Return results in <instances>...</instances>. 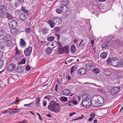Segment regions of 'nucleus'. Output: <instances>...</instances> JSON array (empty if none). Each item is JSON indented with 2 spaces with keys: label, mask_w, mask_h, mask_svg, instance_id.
<instances>
[{
  "label": "nucleus",
  "mask_w": 123,
  "mask_h": 123,
  "mask_svg": "<svg viewBox=\"0 0 123 123\" xmlns=\"http://www.w3.org/2000/svg\"><path fill=\"white\" fill-rule=\"evenodd\" d=\"M83 116H84L83 115H82L81 116V117H78L77 118V119H78V120H80V119H82L83 118Z\"/></svg>",
  "instance_id": "338daca9"
},
{
  "label": "nucleus",
  "mask_w": 123,
  "mask_h": 123,
  "mask_svg": "<svg viewBox=\"0 0 123 123\" xmlns=\"http://www.w3.org/2000/svg\"><path fill=\"white\" fill-rule=\"evenodd\" d=\"M86 67L87 69L90 70H92L94 68L93 66L90 63H88L86 64Z\"/></svg>",
  "instance_id": "6ab92c4d"
},
{
  "label": "nucleus",
  "mask_w": 123,
  "mask_h": 123,
  "mask_svg": "<svg viewBox=\"0 0 123 123\" xmlns=\"http://www.w3.org/2000/svg\"><path fill=\"white\" fill-rule=\"evenodd\" d=\"M28 17L27 13L25 12L21 13L19 16L20 19L22 21H24L26 20Z\"/></svg>",
  "instance_id": "6e6552de"
},
{
  "label": "nucleus",
  "mask_w": 123,
  "mask_h": 123,
  "mask_svg": "<svg viewBox=\"0 0 123 123\" xmlns=\"http://www.w3.org/2000/svg\"><path fill=\"white\" fill-rule=\"evenodd\" d=\"M42 31L43 34L46 35L48 33L49 29L47 28H44L42 29Z\"/></svg>",
  "instance_id": "4be33fe9"
},
{
  "label": "nucleus",
  "mask_w": 123,
  "mask_h": 123,
  "mask_svg": "<svg viewBox=\"0 0 123 123\" xmlns=\"http://www.w3.org/2000/svg\"><path fill=\"white\" fill-rule=\"evenodd\" d=\"M16 54H20L21 53L20 51H19L18 49L16 48Z\"/></svg>",
  "instance_id": "864d4df0"
},
{
  "label": "nucleus",
  "mask_w": 123,
  "mask_h": 123,
  "mask_svg": "<svg viewBox=\"0 0 123 123\" xmlns=\"http://www.w3.org/2000/svg\"><path fill=\"white\" fill-rule=\"evenodd\" d=\"M93 71L94 73L96 74L98 73L99 72V70L98 68H96L93 69L92 70Z\"/></svg>",
  "instance_id": "72a5a7b5"
},
{
  "label": "nucleus",
  "mask_w": 123,
  "mask_h": 123,
  "mask_svg": "<svg viewBox=\"0 0 123 123\" xmlns=\"http://www.w3.org/2000/svg\"><path fill=\"white\" fill-rule=\"evenodd\" d=\"M105 46L106 47H107L109 46V45H110V43L107 41H106L105 42Z\"/></svg>",
  "instance_id": "de8ad7c7"
},
{
  "label": "nucleus",
  "mask_w": 123,
  "mask_h": 123,
  "mask_svg": "<svg viewBox=\"0 0 123 123\" xmlns=\"http://www.w3.org/2000/svg\"><path fill=\"white\" fill-rule=\"evenodd\" d=\"M106 62L108 64L111 63V59L110 58H108Z\"/></svg>",
  "instance_id": "ea45409f"
},
{
  "label": "nucleus",
  "mask_w": 123,
  "mask_h": 123,
  "mask_svg": "<svg viewBox=\"0 0 123 123\" xmlns=\"http://www.w3.org/2000/svg\"><path fill=\"white\" fill-rule=\"evenodd\" d=\"M26 70L27 71H29L31 69L29 65H27L26 67Z\"/></svg>",
  "instance_id": "603ef678"
},
{
  "label": "nucleus",
  "mask_w": 123,
  "mask_h": 123,
  "mask_svg": "<svg viewBox=\"0 0 123 123\" xmlns=\"http://www.w3.org/2000/svg\"><path fill=\"white\" fill-rule=\"evenodd\" d=\"M87 70L84 68H80L78 71V74L81 75L84 74L86 73Z\"/></svg>",
  "instance_id": "9d476101"
},
{
  "label": "nucleus",
  "mask_w": 123,
  "mask_h": 123,
  "mask_svg": "<svg viewBox=\"0 0 123 123\" xmlns=\"http://www.w3.org/2000/svg\"><path fill=\"white\" fill-rule=\"evenodd\" d=\"M84 99L82 101V104L85 107H89L91 105L92 101L91 99L89 98L86 94L83 95Z\"/></svg>",
  "instance_id": "f03ea898"
},
{
  "label": "nucleus",
  "mask_w": 123,
  "mask_h": 123,
  "mask_svg": "<svg viewBox=\"0 0 123 123\" xmlns=\"http://www.w3.org/2000/svg\"><path fill=\"white\" fill-rule=\"evenodd\" d=\"M65 50L64 52L65 53L68 54L69 52V47L68 46H66L64 47Z\"/></svg>",
  "instance_id": "cd10ccee"
},
{
  "label": "nucleus",
  "mask_w": 123,
  "mask_h": 123,
  "mask_svg": "<svg viewBox=\"0 0 123 123\" xmlns=\"http://www.w3.org/2000/svg\"><path fill=\"white\" fill-rule=\"evenodd\" d=\"M24 106L26 107H29L30 106L29 104H25L24 105Z\"/></svg>",
  "instance_id": "e2e57ef3"
},
{
  "label": "nucleus",
  "mask_w": 123,
  "mask_h": 123,
  "mask_svg": "<svg viewBox=\"0 0 123 123\" xmlns=\"http://www.w3.org/2000/svg\"><path fill=\"white\" fill-rule=\"evenodd\" d=\"M60 100L62 101H66L68 100L67 97H62L60 98Z\"/></svg>",
  "instance_id": "f704fd0d"
},
{
  "label": "nucleus",
  "mask_w": 123,
  "mask_h": 123,
  "mask_svg": "<svg viewBox=\"0 0 123 123\" xmlns=\"http://www.w3.org/2000/svg\"><path fill=\"white\" fill-rule=\"evenodd\" d=\"M73 103L72 101H70L67 103V105L69 106H72Z\"/></svg>",
  "instance_id": "c03bdc74"
},
{
  "label": "nucleus",
  "mask_w": 123,
  "mask_h": 123,
  "mask_svg": "<svg viewBox=\"0 0 123 123\" xmlns=\"http://www.w3.org/2000/svg\"><path fill=\"white\" fill-rule=\"evenodd\" d=\"M5 16V14L3 12H0V18H4Z\"/></svg>",
  "instance_id": "c9c22d12"
},
{
  "label": "nucleus",
  "mask_w": 123,
  "mask_h": 123,
  "mask_svg": "<svg viewBox=\"0 0 123 123\" xmlns=\"http://www.w3.org/2000/svg\"><path fill=\"white\" fill-rule=\"evenodd\" d=\"M68 8L66 6H63L61 5L59 8H57L56 9L55 11L58 14H60L62 12H65L67 10Z\"/></svg>",
  "instance_id": "20e7f679"
},
{
  "label": "nucleus",
  "mask_w": 123,
  "mask_h": 123,
  "mask_svg": "<svg viewBox=\"0 0 123 123\" xmlns=\"http://www.w3.org/2000/svg\"><path fill=\"white\" fill-rule=\"evenodd\" d=\"M20 109H15V111H14V113L18 112L19 110Z\"/></svg>",
  "instance_id": "052dcab7"
},
{
  "label": "nucleus",
  "mask_w": 123,
  "mask_h": 123,
  "mask_svg": "<svg viewBox=\"0 0 123 123\" xmlns=\"http://www.w3.org/2000/svg\"><path fill=\"white\" fill-rule=\"evenodd\" d=\"M54 39V37L53 36H50L48 37L47 38V40L49 41H52Z\"/></svg>",
  "instance_id": "58836bf2"
},
{
  "label": "nucleus",
  "mask_w": 123,
  "mask_h": 123,
  "mask_svg": "<svg viewBox=\"0 0 123 123\" xmlns=\"http://www.w3.org/2000/svg\"><path fill=\"white\" fill-rule=\"evenodd\" d=\"M4 62L2 60H0V69L2 68V67L3 66Z\"/></svg>",
  "instance_id": "37998d69"
},
{
  "label": "nucleus",
  "mask_w": 123,
  "mask_h": 123,
  "mask_svg": "<svg viewBox=\"0 0 123 123\" xmlns=\"http://www.w3.org/2000/svg\"><path fill=\"white\" fill-rule=\"evenodd\" d=\"M25 31L26 34H29L32 31V30L29 28H27L25 29Z\"/></svg>",
  "instance_id": "7c9ffc66"
},
{
  "label": "nucleus",
  "mask_w": 123,
  "mask_h": 123,
  "mask_svg": "<svg viewBox=\"0 0 123 123\" xmlns=\"http://www.w3.org/2000/svg\"><path fill=\"white\" fill-rule=\"evenodd\" d=\"M40 97H38L37 98V101L36 102V103L35 104L36 105L37 107H38L39 105V103L40 101Z\"/></svg>",
  "instance_id": "2f4dec72"
},
{
  "label": "nucleus",
  "mask_w": 123,
  "mask_h": 123,
  "mask_svg": "<svg viewBox=\"0 0 123 123\" xmlns=\"http://www.w3.org/2000/svg\"><path fill=\"white\" fill-rule=\"evenodd\" d=\"M37 115H38V118L41 121H42V118L41 116L39 114V113H37Z\"/></svg>",
  "instance_id": "09e8293b"
},
{
  "label": "nucleus",
  "mask_w": 123,
  "mask_h": 123,
  "mask_svg": "<svg viewBox=\"0 0 123 123\" xmlns=\"http://www.w3.org/2000/svg\"><path fill=\"white\" fill-rule=\"evenodd\" d=\"M43 106H46L47 104V101L46 100H44L43 99Z\"/></svg>",
  "instance_id": "a18cd8bd"
},
{
  "label": "nucleus",
  "mask_w": 123,
  "mask_h": 123,
  "mask_svg": "<svg viewBox=\"0 0 123 123\" xmlns=\"http://www.w3.org/2000/svg\"><path fill=\"white\" fill-rule=\"evenodd\" d=\"M73 104L75 105H77L78 104L77 101H72Z\"/></svg>",
  "instance_id": "6e6d98bb"
},
{
  "label": "nucleus",
  "mask_w": 123,
  "mask_h": 123,
  "mask_svg": "<svg viewBox=\"0 0 123 123\" xmlns=\"http://www.w3.org/2000/svg\"><path fill=\"white\" fill-rule=\"evenodd\" d=\"M113 77L116 79H120L122 77L121 72H115L113 75Z\"/></svg>",
  "instance_id": "423d86ee"
},
{
  "label": "nucleus",
  "mask_w": 123,
  "mask_h": 123,
  "mask_svg": "<svg viewBox=\"0 0 123 123\" xmlns=\"http://www.w3.org/2000/svg\"><path fill=\"white\" fill-rule=\"evenodd\" d=\"M6 16L7 18L9 19H11L13 18V16L8 13H6Z\"/></svg>",
  "instance_id": "473e14b6"
},
{
  "label": "nucleus",
  "mask_w": 123,
  "mask_h": 123,
  "mask_svg": "<svg viewBox=\"0 0 123 123\" xmlns=\"http://www.w3.org/2000/svg\"><path fill=\"white\" fill-rule=\"evenodd\" d=\"M34 101H33L32 102L30 103L29 104L30 105V106H31V105L32 106L34 105Z\"/></svg>",
  "instance_id": "0e129e2a"
},
{
  "label": "nucleus",
  "mask_w": 123,
  "mask_h": 123,
  "mask_svg": "<svg viewBox=\"0 0 123 123\" xmlns=\"http://www.w3.org/2000/svg\"><path fill=\"white\" fill-rule=\"evenodd\" d=\"M63 94L65 96H68L69 95L70 96H72L73 94H71V93L70 91L68 89H65L63 90L62 91Z\"/></svg>",
  "instance_id": "1a4fd4ad"
},
{
  "label": "nucleus",
  "mask_w": 123,
  "mask_h": 123,
  "mask_svg": "<svg viewBox=\"0 0 123 123\" xmlns=\"http://www.w3.org/2000/svg\"><path fill=\"white\" fill-rule=\"evenodd\" d=\"M25 58L23 59L21 62H19L18 64L19 65L22 64H25Z\"/></svg>",
  "instance_id": "e433bc0d"
},
{
  "label": "nucleus",
  "mask_w": 123,
  "mask_h": 123,
  "mask_svg": "<svg viewBox=\"0 0 123 123\" xmlns=\"http://www.w3.org/2000/svg\"><path fill=\"white\" fill-rule=\"evenodd\" d=\"M83 40H81L79 45V46H80L81 44V46L83 48H84L85 46V45L84 44V42H83Z\"/></svg>",
  "instance_id": "4c0bfd02"
},
{
  "label": "nucleus",
  "mask_w": 123,
  "mask_h": 123,
  "mask_svg": "<svg viewBox=\"0 0 123 123\" xmlns=\"http://www.w3.org/2000/svg\"><path fill=\"white\" fill-rule=\"evenodd\" d=\"M12 80L14 81V80H13V79H9V80L8 81V82L10 84H12L13 83V82H11V81H12Z\"/></svg>",
  "instance_id": "13d9d810"
},
{
  "label": "nucleus",
  "mask_w": 123,
  "mask_h": 123,
  "mask_svg": "<svg viewBox=\"0 0 123 123\" xmlns=\"http://www.w3.org/2000/svg\"><path fill=\"white\" fill-rule=\"evenodd\" d=\"M76 50V48L75 45L74 44L72 45L70 47L71 51L72 53H74Z\"/></svg>",
  "instance_id": "5701e85b"
},
{
  "label": "nucleus",
  "mask_w": 123,
  "mask_h": 123,
  "mask_svg": "<svg viewBox=\"0 0 123 123\" xmlns=\"http://www.w3.org/2000/svg\"><path fill=\"white\" fill-rule=\"evenodd\" d=\"M0 10L1 11L5 12L6 10V8L5 5H0Z\"/></svg>",
  "instance_id": "393cba45"
},
{
  "label": "nucleus",
  "mask_w": 123,
  "mask_h": 123,
  "mask_svg": "<svg viewBox=\"0 0 123 123\" xmlns=\"http://www.w3.org/2000/svg\"><path fill=\"white\" fill-rule=\"evenodd\" d=\"M92 104L95 106H99L98 105V99H93L92 101Z\"/></svg>",
  "instance_id": "412c9836"
},
{
  "label": "nucleus",
  "mask_w": 123,
  "mask_h": 123,
  "mask_svg": "<svg viewBox=\"0 0 123 123\" xmlns=\"http://www.w3.org/2000/svg\"><path fill=\"white\" fill-rule=\"evenodd\" d=\"M10 31L11 33H14L15 31V28H11Z\"/></svg>",
  "instance_id": "3c124183"
},
{
  "label": "nucleus",
  "mask_w": 123,
  "mask_h": 123,
  "mask_svg": "<svg viewBox=\"0 0 123 123\" xmlns=\"http://www.w3.org/2000/svg\"><path fill=\"white\" fill-rule=\"evenodd\" d=\"M3 31L2 29H0V37L2 36L3 35Z\"/></svg>",
  "instance_id": "49530a36"
},
{
  "label": "nucleus",
  "mask_w": 123,
  "mask_h": 123,
  "mask_svg": "<svg viewBox=\"0 0 123 123\" xmlns=\"http://www.w3.org/2000/svg\"><path fill=\"white\" fill-rule=\"evenodd\" d=\"M8 25L11 28H15L17 26V23L14 20H11L9 21Z\"/></svg>",
  "instance_id": "39448f33"
},
{
  "label": "nucleus",
  "mask_w": 123,
  "mask_h": 123,
  "mask_svg": "<svg viewBox=\"0 0 123 123\" xmlns=\"http://www.w3.org/2000/svg\"><path fill=\"white\" fill-rule=\"evenodd\" d=\"M104 74L106 76H109L111 74V71L109 70H105L103 72Z\"/></svg>",
  "instance_id": "aec40b11"
},
{
  "label": "nucleus",
  "mask_w": 123,
  "mask_h": 123,
  "mask_svg": "<svg viewBox=\"0 0 123 123\" xmlns=\"http://www.w3.org/2000/svg\"><path fill=\"white\" fill-rule=\"evenodd\" d=\"M0 49L3 50H4L5 47L6 46L5 42L3 40H0Z\"/></svg>",
  "instance_id": "2eb2a0df"
},
{
  "label": "nucleus",
  "mask_w": 123,
  "mask_h": 123,
  "mask_svg": "<svg viewBox=\"0 0 123 123\" xmlns=\"http://www.w3.org/2000/svg\"><path fill=\"white\" fill-rule=\"evenodd\" d=\"M97 99L98 102V105L99 106H100L104 102V99L101 97H99Z\"/></svg>",
  "instance_id": "a211bd4d"
},
{
  "label": "nucleus",
  "mask_w": 123,
  "mask_h": 123,
  "mask_svg": "<svg viewBox=\"0 0 123 123\" xmlns=\"http://www.w3.org/2000/svg\"><path fill=\"white\" fill-rule=\"evenodd\" d=\"M47 54H51L52 51V49H50L48 47L45 49Z\"/></svg>",
  "instance_id": "bb28decb"
},
{
  "label": "nucleus",
  "mask_w": 123,
  "mask_h": 123,
  "mask_svg": "<svg viewBox=\"0 0 123 123\" xmlns=\"http://www.w3.org/2000/svg\"><path fill=\"white\" fill-rule=\"evenodd\" d=\"M78 66L77 65H75L72 67L71 69L70 73H72L74 71H75V70L77 68Z\"/></svg>",
  "instance_id": "b1692460"
},
{
  "label": "nucleus",
  "mask_w": 123,
  "mask_h": 123,
  "mask_svg": "<svg viewBox=\"0 0 123 123\" xmlns=\"http://www.w3.org/2000/svg\"><path fill=\"white\" fill-rule=\"evenodd\" d=\"M5 43L6 45L8 47L11 46L12 44V41L11 40L6 41Z\"/></svg>",
  "instance_id": "a878e982"
},
{
  "label": "nucleus",
  "mask_w": 123,
  "mask_h": 123,
  "mask_svg": "<svg viewBox=\"0 0 123 123\" xmlns=\"http://www.w3.org/2000/svg\"><path fill=\"white\" fill-rule=\"evenodd\" d=\"M107 56V54H100L101 58L103 59L106 58Z\"/></svg>",
  "instance_id": "a19ab883"
},
{
  "label": "nucleus",
  "mask_w": 123,
  "mask_h": 123,
  "mask_svg": "<svg viewBox=\"0 0 123 123\" xmlns=\"http://www.w3.org/2000/svg\"><path fill=\"white\" fill-rule=\"evenodd\" d=\"M120 63L121 66L123 67V59L121 61Z\"/></svg>",
  "instance_id": "774afa93"
},
{
  "label": "nucleus",
  "mask_w": 123,
  "mask_h": 123,
  "mask_svg": "<svg viewBox=\"0 0 123 123\" xmlns=\"http://www.w3.org/2000/svg\"><path fill=\"white\" fill-rule=\"evenodd\" d=\"M11 37L9 34H6L3 36L2 37V39H1V40H3L5 41H6L9 40H11Z\"/></svg>",
  "instance_id": "f8f14e48"
},
{
  "label": "nucleus",
  "mask_w": 123,
  "mask_h": 123,
  "mask_svg": "<svg viewBox=\"0 0 123 123\" xmlns=\"http://www.w3.org/2000/svg\"><path fill=\"white\" fill-rule=\"evenodd\" d=\"M18 2L22 4L24 2V0H17Z\"/></svg>",
  "instance_id": "bf43d9fd"
},
{
  "label": "nucleus",
  "mask_w": 123,
  "mask_h": 123,
  "mask_svg": "<svg viewBox=\"0 0 123 123\" xmlns=\"http://www.w3.org/2000/svg\"><path fill=\"white\" fill-rule=\"evenodd\" d=\"M76 113L75 112H73L69 114V116L70 117L72 116L73 115H75Z\"/></svg>",
  "instance_id": "4d7b16f0"
},
{
  "label": "nucleus",
  "mask_w": 123,
  "mask_h": 123,
  "mask_svg": "<svg viewBox=\"0 0 123 123\" xmlns=\"http://www.w3.org/2000/svg\"><path fill=\"white\" fill-rule=\"evenodd\" d=\"M119 65V61L117 58L114 57L111 59V65L112 66L117 67Z\"/></svg>",
  "instance_id": "7ed1b4c3"
},
{
  "label": "nucleus",
  "mask_w": 123,
  "mask_h": 123,
  "mask_svg": "<svg viewBox=\"0 0 123 123\" xmlns=\"http://www.w3.org/2000/svg\"><path fill=\"white\" fill-rule=\"evenodd\" d=\"M65 50L64 48L61 47L60 48L58 49V52L59 54H63Z\"/></svg>",
  "instance_id": "c85d7f7f"
},
{
  "label": "nucleus",
  "mask_w": 123,
  "mask_h": 123,
  "mask_svg": "<svg viewBox=\"0 0 123 123\" xmlns=\"http://www.w3.org/2000/svg\"><path fill=\"white\" fill-rule=\"evenodd\" d=\"M119 91V89L117 87H115L113 88L111 91V93L112 95L114 94L117 95Z\"/></svg>",
  "instance_id": "9b49d317"
},
{
  "label": "nucleus",
  "mask_w": 123,
  "mask_h": 123,
  "mask_svg": "<svg viewBox=\"0 0 123 123\" xmlns=\"http://www.w3.org/2000/svg\"><path fill=\"white\" fill-rule=\"evenodd\" d=\"M15 65L14 64H11L7 66V70L8 71L13 70L15 69Z\"/></svg>",
  "instance_id": "4468645a"
},
{
  "label": "nucleus",
  "mask_w": 123,
  "mask_h": 123,
  "mask_svg": "<svg viewBox=\"0 0 123 123\" xmlns=\"http://www.w3.org/2000/svg\"><path fill=\"white\" fill-rule=\"evenodd\" d=\"M48 108L50 111L58 113L61 111V107L60 104L54 101H51L48 106Z\"/></svg>",
  "instance_id": "f257e3e1"
},
{
  "label": "nucleus",
  "mask_w": 123,
  "mask_h": 123,
  "mask_svg": "<svg viewBox=\"0 0 123 123\" xmlns=\"http://www.w3.org/2000/svg\"><path fill=\"white\" fill-rule=\"evenodd\" d=\"M22 10L26 13H28V11L24 7H22Z\"/></svg>",
  "instance_id": "79ce46f5"
},
{
  "label": "nucleus",
  "mask_w": 123,
  "mask_h": 123,
  "mask_svg": "<svg viewBox=\"0 0 123 123\" xmlns=\"http://www.w3.org/2000/svg\"><path fill=\"white\" fill-rule=\"evenodd\" d=\"M8 112L9 114H12L14 113V111H8Z\"/></svg>",
  "instance_id": "69168bd1"
},
{
  "label": "nucleus",
  "mask_w": 123,
  "mask_h": 123,
  "mask_svg": "<svg viewBox=\"0 0 123 123\" xmlns=\"http://www.w3.org/2000/svg\"><path fill=\"white\" fill-rule=\"evenodd\" d=\"M94 41L93 39L91 41V44L92 47L94 46Z\"/></svg>",
  "instance_id": "680f3d73"
},
{
  "label": "nucleus",
  "mask_w": 123,
  "mask_h": 123,
  "mask_svg": "<svg viewBox=\"0 0 123 123\" xmlns=\"http://www.w3.org/2000/svg\"><path fill=\"white\" fill-rule=\"evenodd\" d=\"M32 48L31 47H29L26 48L24 51L25 54H31L32 50Z\"/></svg>",
  "instance_id": "f3484780"
},
{
  "label": "nucleus",
  "mask_w": 123,
  "mask_h": 123,
  "mask_svg": "<svg viewBox=\"0 0 123 123\" xmlns=\"http://www.w3.org/2000/svg\"><path fill=\"white\" fill-rule=\"evenodd\" d=\"M69 3L68 0H61V5L63 6H66L67 7V5Z\"/></svg>",
  "instance_id": "dca6fc26"
},
{
  "label": "nucleus",
  "mask_w": 123,
  "mask_h": 123,
  "mask_svg": "<svg viewBox=\"0 0 123 123\" xmlns=\"http://www.w3.org/2000/svg\"><path fill=\"white\" fill-rule=\"evenodd\" d=\"M105 44H105V43H104L103 44H102L101 45V48H105L106 47V46H105L106 45Z\"/></svg>",
  "instance_id": "5fc2aeb1"
},
{
  "label": "nucleus",
  "mask_w": 123,
  "mask_h": 123,
  "mask_svg": "<svg viewBox=\"0 0 123 123\" xmlns=\"http://www.w3.org/2000/svg\"><path fill=\"white\" fill-rule=\"evenodd\" d=\"M90 116L92 117H93L95 116V114L93 113H91L90 114Z\"/></svg>",
  "instance_id": "8fccbe9b"
},
{
  "label": "nucleus",
  "mask_w": 123,
  "mask_h": 123,
  "mask_svg": "<svg viewBox=\"0 0 123 123\" xmlns=\"http://www.w3.org/2000/svg\"><path fill=\"white\" fill-rule=\"evenodd\" d=\"M53 21L54 22V24L58 25L62 22V19L58 17H54L53 19Z\"/></svg>",
  "instance_id": "0eeeda50"
},
{
  "label": "nucleus",
  "mask_w": 123,
  "mask_h": 123,
  "mask_svg": "<svg viewBox=\"0 0 123 123\" xmlns=\"http://www.w3.org/2000/svg\"><path fill=\"white\" fill-rule=\"evenodd\" d=\"M19 46L21 47L22 48H25L26 47L25 41L23 39L21 38L20 39Z\"/></svg>",
  "instance_id": "ddd939ff"
},
{
  "label": "nucleus",
  "mask_w": 123,
  "mask_h": 123,
  "mask_svg": "<svg viewBox=\"0 0 123 123\" xmlns=\"http://www.w3.org/2000/svg\"><path fill=\"white\" fill-rule=\"evenodd\" d=\"M48 23L49 25L51 28H53L54 25V22H52L51 20H49L48 21Z\"/></svg>",
  "instance_id": "c756f323"
}]
</instances>
